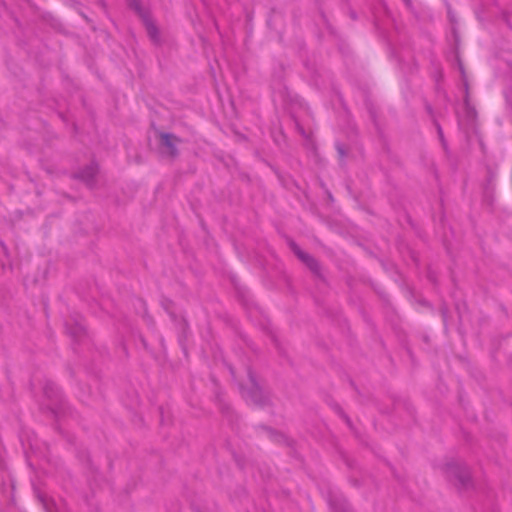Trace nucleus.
<instances>
[{
    "label": "nucleus",
    "instance_id": "nucleus-10",
    "mask_svg": "<svg viewBox=\"0 0 512 512\" xmlns=\"http://www.w3.org/2000/svg\"><path fill=\"white\" fill-rule=\"evenodd\" d=\"M161 307L168 313L173 322H178L181 317H178L174 310V302L166 296H162L160 300Z\"/></svg>",
    "mask_w": 512,
    "mask_h": 512
},
{
    "label": "nucleus",
    "instance_id": "nucleus-12",
    "mask_svg": "<svg viewBox=\"0 0 512 512\" xmlns=\"http://www.w3.org/2000/svg\"><path fill=\"white\" fill-rule=\"evenodd\" d=\"M137 301L142 307L141 317L149 327L153 328L155 326V321L153 317L149 314L147 303L142 298H137Z\"/></svg>",
    "mask_w": 512,
    "mask_h": 512
},
{
    "label": "nucleus",
    "instance_id": "nucleus-31",
    "mask_svg": "<svg viewBox=\"0 0 512 512\" xmlns=\"http://www.w3.org/2000/svg\"><path fill=\"white\" fill-rule=\"evenodd\" d=\"M406 4L407 7H411L412 6V1L411 0H403Z\"/></svg>",
    "mask_w": 512,
    "mask_h": 512
},
{
    "label": "nucleus",
    "instance_id": "nucleus-35",
    "mask_svg": "<svg viewBox=\"0 0 512 512\" xmlns=\"http://www.w3.org/2000/svg\"><path fill=\"white\" fill-rule=\"evenodd\" d=\"M160 413L163 415L164 414V411L162 409V407H160Z\"/></svg>",
    "mask_w": 512,
    "mask_h": 512
},
{
    "label": "nucleus",
    "instance_id": "nucleus-21",
    "mask_svg": "<svg viewBox=\"0 0 512 512\" xmlns=\"http://www.w3.org/2000/svg\"><path fill=\"white\" fill-rule=\"evenodd\" d=\"M464 86H465L464 105H465V108H469L470 101H469L468 81L467 80H465Z\"/></svg>",
    "mask_w": 512,
    "mask_h": 512
},
{
    "label": "nucleus",
    "instance_id": "nucleus-6",
    "mask_svg": "<svg viewBox=\"0 0 512 512\" xmlns=\"http://www.w3.org/2000/svg\"><path fill=\"white\" fill-rule=\"evenodd\" d=\"M446 473L450 479L458 480L463 487H466L470 483V473L468 469L458 462L448 463L446 465Z\"/></svg>",
    "mask_w": 512,
    "mask_h": 512
},
{
    "label": "nucleus",
    "instance_id": "nucleus-22",
    "mask_svg": "<svg viewBox=\"0 0 512 512\" xmlns=\"http://www.w3.org/2000/svg\"><path fill=\"white\" fill-rule=\"evenodd\" d=\"M404 219L405 221L407 222V224L414 230H416V224L415 222L413 221L412 217L408 214V213H405L404 214Z\"/></svg>",
    "mask_w": 512,
    "mask_h": 512
},
{
    "label": "nucleus",
    "instance_id": "nucleus-30",
    "mask_svg": "<svg viewBox=\"0 0 512 512\" xmlns=\"http://www.w3.org/2000/svg\"><path fill=\"white\" fill-rule=\"evenodd\" d=\"M134 306L136 308V310H141L142 311V307L141 305L138 303V301L136 300V303H134Z\"/></svg>",
    "mask_w": 512,
    "mask_h": 512
},
{
    "label": "nucleus",
    "instance_id": "nucleus-11",
    "mask_svg": "<svg viewBox=\"0 0 512 512\" xmlns=\"http://www.w3.org/2000/svg\"><path fill=\"white\" fill-rule=\"evenodd\" d=\"M127 5L129 9L133 10L141 18V20L150 15V12L143 8L140 0H127Z\"/></svg>",
    "mask_w": 512,
    "mask_h": 512
},
{
    "label": "nucleus",
    "instance_id": "nucleus-8",
    "mask_svg": "<svg viewBox=\"0 0 512 512\" xmlns=\"http://www.w3.org/2000/svg\"><path fill=\"white\" fill-rule=\"evenodd\" d=\"M305 266L311 271L316 279L323 283L327 282L326 277L322 272V266L315 257H312Z\"/></svg>",
    "mask_w": 512,
    "mask_h": 512
},
{
    "label": "nucleus",
    "instance_id": "nucleus-25",
    "mask_svg": "<svg viewBox=\"0 0 512 512\" xmlns=\"http://www.w3.org/2000/svg\"><path fill=\"white\" fill-rule=\"evenodd\" d=\"M493 175L492 174H489L488 178H487V185L485 186L484 188V191H485V195L488 194V189H489V185L490 183L493 181Z\"/></svg>",
    "mask_w": 512,
    "mask_h": 512
},
{
    "label": "nucleus",
    "instance_id": "nucleus-4",
    "mask_svg": "<svg viewBox=\"0 0 512 512\" xmlns=\"http://www.w3.org/2000/svg\"><path fill=\"white\" fill-rule=\"evenodd\" d=\"M160 148L166 149V154L175 159L179 156V150L177 144L181 143L182 140L171 132H158Z\"/></svg>",
    "mask_w": 512,
    "mask_h": 512
},
{
    "label": "nucleus",
    "instance_id": "nucleus-16",
    "mask_svg": "<svg viewBox=\"0 0 512 512\" xmlns=\"http://www.w3.org/2000/svg\"><path fill=\"white\" fill-rule=\"evenodd\" d=\"M335 149L338 153L339 159L344 160V158L347 156V149L346 146L341 142L335 143Z\"/></svg>",
    "mask_w": 512,
    "mask_h": 512
},
{
    "label": "nucleus",
    "instance_id": "nucleus-9",
    "mask_svg": "<svg viewBox=\"0 0 512 512\" xmlns=\"http://www.w3.org/2000/svg\"><path fill=\"white\" fill-rule=\"evenodd\" d=\"M142 22H143V24H144V26L146 28V31H147V34H148L149 38L153 42H159V40H160L159 29L156 26V24L153 22V20L151 18V15H149L148 17L143 19Z\"/></svg>",
    "mask_w": 512,
    "mask_h": 512
},
{
    "label": "nucleus",
    "instance_id": "nucleus-27",
    "mask_svg": "<svg viewBox=\"0 0 512 512\" xmlns=\"http://www.w3.org/2000/svg\"><path fill=\"white\" fill-rule=\"evenodd\" d=\"M140 341L145 349H148V344L146 339L143 336H140Z\"/></svg>",
    "mask_w": 512,
    "mask_h": 512
},
{
    "label": "nucleus",
    "instance_id": "nucleus-33",
    "mask_svg": "<svg viewBox=\"0 0 512 512\" xmlns=\"http://www.w3.org/2000/svg\"><path fill=\"white\" fill-rule=\"evenodd\" d=\"M448 15H449L450 21L454 22V15H452L450 10H448Z\"/></svg>",
    "mask_w": 512,
    "mask_h": 512
},
{
    "label": "nucleus",
    "instance_id": "nucleus-19",
    "mask_svg": "<svg viewBox=\"0 0 512 512\" xmlns=\"http://www.w3.org/2000/svg\"><path fill=\"white\" fill-rule=\"evenodd\" d=\"M368 113H369V115L371 117V120L374 123V125L377 126L378 125V123H377V113H376V110L373 107V105H369L368 106Z\"/></svg>",
    "mask_w": 512,
    "mask_h": 512
},
{
    "label": "nucleus",
    "instance_id": "nucleus-2",
    "mask_svg": "<svg viewBox=\"0 0 512 512\" xmlns=\"http://www.w3.org/2000/svg\"><path fill=\"white\" fill-rule=\"evenodd\" d=\"M247 375L250 386L248 388L244 385L239 384V389L242 397L246 402H250L255 406L264 407L270 404L269 396L263 391L259 385L255 373L251 368H247Z\"/></svg>",
    "mask_w": 512,
    "mask_h": 512
},
{
    "label": "nucleus",
    "instance_id": "nucleus-17",
    "mask_svg": "<svg viewBox=\"0 0 512 512\" xmlns=\"http://www.w3.org/2000/svg\"><path fill=\"white\" fill-rule=\"evenodd\" d=\"M175 323L178 324L179 329L182 333V335H180V338L186 337V331L188 329V322L186 321V319L184 317H181L178 320V322H175Z\"/></svg>",
    "mask_w": 512,
    "mask_h": 512
},
{
    "label": "nucleus",
    "instance_id": "nucleus-5",
    "mask_svg": "<svg viewBox=\"0 0 512 512\" xmlns=\"http://www.w3.org/2000/svg\"><path fill=\"white\" fill-rule=\"evenodd\" d=\"M82 320V316L74 314L65 321L66 332L74 341H80L86 336V328Z\"/></svg>",
    "mask_w": 512,
    "mask_h": 512
},
{
    "label": "nucleus",
    "instance_id": "nucleus-29",
    "mask_svg": "<svg viewBox=\"0 0 512 512\" xmlns=\"http://www.w3.org/2000/svg\"><path fill=\"white\" fill-rule=\"evenodd\" d=\"M68 371H69V375L72 377V378H75V371L72 367H68Z\"/></svg>",
    "mask_w": 512,
    "mask_h": 512
},
{
    "label": "nucleus",
    "instance_id": "nucleus-7",
    "mask_svg": "<svg viewBox=\"0 0 512 512\" xmlns=\"http://www.w3.org/2000/svg\"><path fill=\"white\" fill-rule=\"evenodd\" d=\"M452 33H453L454 40H455V60H456L459 72L461 74V78H462L463 82L465 83V80H467L466 70H465L463 61H462V59L460 57V54H459V51H458L460 37H459V34H458V32H457V30L455 28H453Z\"/></svg>",
    "mask_w": 512,
    "mask_h": 512
},
{
    "label": "nucleus",
    "instance_id": "nucleus-1",
    "mask_svg": "<svg viewBox=\"0 0 512 512\" xmlns=\"http://www.w3.org/2000/svg\"><path fill=\"white\" fill-rule=\"evenodd\" d=\"M43 394L46 398V406L53 416H68L73 413V408L63 395L61 389L51 380H45Z\"/></svg>",
    "mask_w": 512,
    "mask_h": 512
},
{
    "label": "nucleus",
    "instance_id": "nucleus-13",
    "mask_svg": "<svg viewBox=\"0 0 512 512\" xmlns=\"http://www.w3.org/2000/svg\"><path fill=\"white\" fill-rule=\"evenodd\" d=\"M455 310L457 312V315H458V322H459V325L462 324V321H463V317H464V314L467 312L468 310V307H467V304L466 302L464 301H458L456 302L455 304Z\"/></svg>",
    "mask_w": 512,
    "mask_h": 512
},
{
    "label": "nucleus",
    "instance_id": "nucleus-18",
    "mask_svg": "<svg viewBox=\"0 0 512 512\" xmlns=\"http://www.w3.org/2000/svg\"><path fill=\"white\" fill-rule=\"evenodd\" d=\"M289 247L292 250V252L298 257L299 254L303 252V250L299 247L297 243H295L293 240L289 241Z\"/></svg>",
    "mask_w": 512,
    "mask_h": 512
},
{
    "label": "nucleus",
    "instance_id": "nucleus-36",
    "mask_svg": "<svg viewBox=\"0 0 512 512\" xmlns=\"http://www.w3.org/2000/svg\"><path fill=\"white\" fill-rule=\"evenodd\" d=\"M511 360H512V355H511Z\"/></svg>",
    "mask_w": 512,
    "mask_h": 512
},
{
    "label": "nucleus",
    "instance_id": "nucleus-28",
    "mask_svg": "<svg viewBox=\"0 0 512 512\" xmlns=\"http://www.w3.org/2000/svg\"><path fill=\"white\" fill-rule=\"evenodd\" d=\"M229 372L233 378H235V370L232 365H227Z\"/></svg>",
    "mask_w": 512,
    "mask_h": 512
},
{
    "label": "nucleus",
    "instance_id": "nucleus-26",
    "mask_svg": "<svg viewBox=\"0 0 512 512\" xmlns=\"http://www.w3.org/2000/svg\"><path fill=\"white\" fill-rule=\"evenodd\" d=\"M425 108H426V111L428 112V114L430 116H433V108L429 103H426Z\"/></svg>",
    "mask_w": 512,
    "mask_h": 512
},
{
    "label": "nucleus",
    "instance_id": "nucleus-14",
    "mask_svg": "<svg viewBox=\"0 0 512 512\" xmlns=\"http://www.w3.org/2000/svg\"><path fill=\"white\" fill-rule=\"evenodd\" d=\"M440 314L442 316V320H443V326L445 328V330L448 329V314H449V309H448V306L443 303L441 306H440Z\"/></svg>",
    "mask_w": 512,
    "mask_h": 512
},
{
    "label": "nucleus",
    "instance_id": "nucleus-24",
    "mask_svg": "<svg viewBox=\"0 0 512 512\" xmlns=\"http://www.w3.org/2000/svg\"><path fill=\"white\" fill-rule=\"evenodd\" d=\"M465 109H466V113H467L468 117H473L476 115V110L471 105H469V108H465Z\"/></svg>",
    "mask_w": 512,
    "mask_h": 512
},
{
    "label": "nucleus",
    "instance_id": "nucleus-32",
    "mask_svg": "<svg viewBox=\"0 0 512 512\" xmlns=\"http://www.w3.org/2000/svg\"><path fill=\"white\" fill-rule=\"evenodd\" d=\"M350 16H351V18H352V19H354V20H356V19H357V15H356V13H355L354 11H351V12H350Z\"/></svg>",
    "mask_w": 512,
    "mask_h": 512
},
{
    "label": "nucleus",
    "instance_id": "nucleus-20",
    "mask_svg": "<svg viewBox=\"0 0 512 512\" xmlns=\"http://www.w3.org/2000/svg\"><path fill=\"white\" fill-rule=\"evenodd\" d=\"M313 256L305 251H303L301 254H299V256L297 257L302 263L306 264L309 262V260L312 258Z\"/></svg>",
    "mask_w": 512,
    "mask_h": 512
},
{
    "label": "nucleus",
    "instance_id": "nucleus-15",
    "mask_svg": "<svg viewBox=\"0 0 512 512\" xmlns=\"http://www.w3.org/2000/svg\"><path fill=\"white\" fill-rule=\"evenodd\" d=\"M433 123L437 129V133H438V136H439V139L441 141V144L443 146L444 149H447V142L445 140V137H444V134H443V130H442V127L441 125L439 124V122L437 120H433Z\"/></svg>",
    "mask_w": 512,
    "mask_h": 512
},
{
    "label": "nucleus",
    "instance_id": "nucleus-23",
    "mask_svg": "<svg viewBox=\"0 0 512 512\" xmlns=\"http://www.w3.org/2000/svg\"><path fill=\"white\" fill-rule=\"evenodd\" d=\"M374 290L377 292V294L381 297L382 300L385 302H388V294L382 290L374 288Z\"/></svg>",
    "mask_w": 512,
    "mask_h": 512
},
{
    "label": "nucleus",
    "instance_id": "nucleus-3",
    "mask_svg": "<svg viewBox=\"0 0 512 512\" xmlns=\"http://www.w3.org/2000/svg\"><path fill=\"white\" fill-rule=\"evenodd\" d=\"M98 171V164L91 162L79 169L77 172H74L72 174V178L85 183L88 188L93 189L96 185V176Z\"/></svg>",
    "mask_w": 512,
    "mask_h": 512
},
{
    "label": "nucleus",
    "instance_id": "nucleus-34",
    "mask_svg": "<svg viewBox=\"0 0 512 512\" xmlns=\"http://www.w3.org/2000/svg\"><path fill=\"white\" fill-rule=\"evenodd\" d=\"M335 412L338 413V414H342L343 413L341 408H340V406H338V405L335 408Z\"/></svg>",
    "mask_w": 512,
    "mask_h": 512
}]
</instances>
